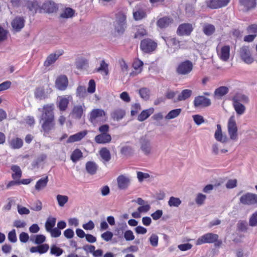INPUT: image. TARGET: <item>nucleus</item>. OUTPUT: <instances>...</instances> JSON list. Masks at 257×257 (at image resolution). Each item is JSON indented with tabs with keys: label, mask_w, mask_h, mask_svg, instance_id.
<instances>
[{
	"label": "nucleus",
	"mask_w": 257,
	"mask_h": 257,
	"mask_svg": "<svg viewBox=\"0 0 257 257\" xmlns=\"http://www.w3.org/2000/svg\"><path fill=\"white\" fill-rule=\"evenodd\" d=\"M38 110L42 112L40 117V123H41L42 131L48 134L55 128V122L54 114V105L53 104L44 105L42 108Z\"/></svg>",
	"instance_id": "nucleus-1"
},
{
	"label": "nucleus",
	"mask_w": 257,
	"mask_h": 257,
	"mask_svg": "<svg viewBox=\"0 0 257 257\" xmlns=\"http://www.w3.org/2000/svg\"><path fill=\"white\" fill-rule=\"evenodd\" d=\"M233 107L238 115H241L244 113L246 107L245 104L249 102V98L245 94L237 93H236L231 98Z\"/></svg>",
	"instance_id": "nucleus-2"
},
{
	"label": "nucleus",
	"mask_w": 257,
	"mask_h": 257,
	"mask_svg": "<svg viewBox=\"0 0 257 257\" xmlns=\"http://www.w3.org/2000/svg\"><path fill=\"white\" fill-rule=\"evenodd\" d=\"M126 16L122 12H118L116 14V19L113 23L114 30L119 34L124 33L126 28Z\"/></svg>",
	"instance_id": "nucleus-3"
},
{
	"label": "nucleus",
	"mask_w": 257,
	"mask_h": 257,
	"mask_svg": "<svg viewBox=\"0 0 257 257\" xmlns=\"http://www.w3.org/2000/svg\"><path fill=\"white\" fill-rule=\"evenodd\" d=\"M106 112L102 109H93L89 114V120L93 124L98 121L104 122L106 119Z\"/></svg>",
	"instance_id": "nucleus-4"
},
{
	"label": "nucleus",
	"mask_w": 257,
	"mask_h": 257,
	"mask_svg": "<svg viewBox=\"0 0 257 257\" xmlns=\"http://www.w3.org/2000/svg\"><path fill=\"white\" fill-rule=\"evenodd\" d=\"M193 63L190 60H187L180 63L176 68V72L180 75H187L193 70Z\"/></svg>",
	"instance_id": "nucleus-5"
},
{
	"label": "nucleus",
	"mask_w": 257,
	"mask_h": 257,
	"mask_svg": "<svg viewBox=\"0 0 257 257\" xmlns=\"http://www.w3.org/2000/svg\"><path fill=\"white\" fill-rule=\"evenodd\" d=\"M241 60L246 64H250L254 61L249 46H242L239 50Z\"/></svg>",
	"instance_id": "nucleus-6"
},
{
	"label": "nucleus",
	"mask_w": 257,
	"mask_h": 257,
	"mask_svg": "<svg viewBox=\"0 0 257 257\" xmlns=\"http://www.w3.org/2000/svg\"><path fill=\"white\" fill-rule=\"evenodd\" d=\"M240 203L253 206L257 204V194L247 192L242 195L239 198Z\"/></svg>",
	"instance_id": "nucleus-7"
},
{
	"label": "nucleus",
	"mask_w": 257,
	"mask_h": 257,
	"mask_svg": "<svg viewBox=\"0 0 257 257\" xmlns=\"http://www.w3.org/2000/svg\"><path fill=\"white\" fill-rule=\"evenodd\" d=\"M140 144L141 149L145 155H148L151 154L152 149L151 141L147 135L140 138Z\"/></svg>",
	"instance_id": "nucleus-8"
},
{
	"label": "nucleus",
	"mask_w": 257,
	"mask_h": 257,
	"mask_svg": "<svg viewBox=\"0 0 257 257\" xmlns=\"http://www.w3.org/2000/svg\"><path fill=\"white\" fill-rule=\"evenodd\" d=\"M227 129L230 139L236 140L237 138V127L233 115L230 116L228 119Z\"/></svg>",
	"instance_id": "nucleus-9"
},
{
	"label": "nucleus",
	"mask_w": 257,
	"mask_h": 257,
	"mask_svg": "<svg viewBox=\"0 0 257 257\" xmlns=\"http://www.w3.org/2000/svg\"><path fill=\"white\" fill-rule=\"evenodd\" d=\"M218 239V235L213 233H207L199 237L196 242L197 245L204 243L215 242Z\"/></svg>",
	"instance_id": "nucleus-10"
},
{
	"label": "nucleus",
	"mask_w": 257,
	"mask_h": 257,
	"mask_svg": "<svg viewBox=\"0 0 257 257\" xmlns=\"http://www.w3.org/2000/svg\"><path fill=\"white\" fill-rule=\"evenodd\" d=\"M157 46V43L152 40L145 39L141 41L140 48L144 52L150 53L155 50Z\"/></svg>",
	"instance_id": "nucleus-11"
},
{
	"label": "nucleus",
	"mask_w": 257,
	"mask_h": 257,
	"mask_svg": "<svg viewBox=\"0 0 257 257\" xmlns=\"http://www.w3.org/2000/svg\"><path fill=\"white\" fill-rule=\"evenodd\" d=\"M193 103L196 108L208 107L211 104L209 98L202 95L195 97Z\"/></svg>",
	"instance_id": "nucleus-12"
},
{
	"label": "nucleus",
	"mask_w": 257,
	"mask_h": 257,
	"mask_svg": "<svg viewBox=\"0 0 257 257\" xmlns=\"http://www.w3.org/2000/svg\"><path fill=\"white\" fill-rule=\"evenodd\" d=\"M193 30L192 25L189 23H183L180 25L177 30L178 35L189 36Z\"/></svg>",
	"instance_id": "nucleus-13"
},
{
	"label": "nucleus",
	"mask_w": 257,
	"mask_h": 257,
	"mask_svg": "<svg viewBox=\"0 0 257 257\" xmlns=\"http://www.w3.org/2000/svg\"><path fill=\"white\" fill-rule=\"evenodd\" d=\"M52 92V89L48 84L47 87L45 90L44 87H40L36 88L35 91V96L39 100L44 99L47 98L48 95Z\"/></svg>",
	"instance_id": "nucleus-14"
},
{
	"label": "nucleus",
	"mask_w": 257,
	"mask_h": 257,
	"mask_svg": "<svg viewBox=\"0 0 257 257\" xmlns=\"http://www.w3.org/2000/svg\"><path fill=\"white\" fill-rule=\"evenodd\" d=\"M118 188L120 190H125L128 188L131 184V179L125 175H121L117 178Z\"/></svg>",
	"instance_id": "nucleus-15"
},
{
	"label": "nucleus",
	"mask_w": 257,
	"mask_h": 257,
	"mask_svg": "<svg viewBox=\"0 0 257 257\" xmlns=\"http://www.w3.org/2000/svg\"><path fill=\"white\" fill-rule=\"evenodd\" d=\"M230 0H210L206 2V5L212 9H217L227 5Z\"/></svg>",
	"instance_id": "nucleus-16"
},
{
	"label": "nucleus",
	"mask_w": 257,
	"mask_h": 257,
	"mask_svg": "<svg viewBox=\"0 0 257 257\" xmlns=\"http://www.w3.org/2000/svg\"><path fill=\"white\" fill-rule=\"evenodd\" d=\"M63 53V50H59L54 53L50 54L44 62V66L48 67L53 64Z\"/></svg>",
	"instance_id": "nucleus-17"
},
{
	"label": "nucleus",
	"mask_w": 257,
	"mask_h": 257,
	"mask_svg": "<svg viewBox=\"0 0 257 257\" xmlns=\"http://www.w3.org/2000/svg\"><path fill=\"white\" fill-rule=\"evenodd\" d=\"M25 20L23 17H16L12 22L11 25L13 30L16 32L20 31L25 26Z\"/></svg>",
	"instance_id": "nucleus-18"
},
{
	"label": "nucleus",
	"mask_w": 257,
	"mask_h": 257,
	"mask_svg": "<svg viewBox=\"0 0 257 257\" xmlns=\"http://www.w3.org/2000/svg\"><path fill=\"white\" fill-rule=\"evenodd\" d=\"M71 95L63 96L59 97V101L57 103V106L61 111H64L68 107L69 101L72 99Z\"/></svg>",
	"instance_id": "nucleus-19"
},
{
	"label": "nucleus",
	"mask_w": 257,
	"mask_h": 257,
	"mask_svg": "<svg viewBox=\"0 0 257 257\" xmlns=\"http://www.w3.org/2000/svg\"><path fill=\"white\" fill-rule=\"evenodd\" d=\"M68 85L67 77L65 75L59 76L55 82L56 87L60 90H65Z\"/></svg>",
	"instance_id": "nucleus-20"
},
{
	"label": "nucleus",
	"mask_w": 257,
	"mask_h": 257,
	"mask_svg": "<svg viewBox=\"0 0 257 257\" xmlns=\"http://www.w3.org/2000/svg\"><path fill=\"white\" fill-rule=\"evenodd\" d=\"M240 6L243 8V11L248 12L255 8L256 5V0H238Z\"/></svg>",
	"instance_id": "nucleus-21"
},
{
	"label": "nucleus",
	"mask_w": 257,
	"mask_h": 257,
	"mask_svg": "<svg viewBox=\"0 0 257 257\" xmlns=\"http://www.w3.org/2000/svg\"><path fill=\"white\" fill-rule=\"evenodd\" d=\"M95 142L99 144L109 143L111 141V137L108 134L102 133L95 136Z\"/></svg>",
	"instance_id": "nucleus-22"
},
{
	"label": "nucleus",
	"mask_w": 257,
	"mask_h": 257,
	"mask_svg": "<svg viewBox=\"0 0 257 257\" xmlns=\"http://www.w3.org/2000/svg\"><path fill=\"white\" fill-rule=\"evenodd\" d=\"M218 55L220 59L223 61H227L230 56V47L229 46L226 45L223 46L220 52H218Z\"/></svg>",
	"instance_id": "nucleus-23"
},
{
	"label": "nucleus",
	"mask_w": 257,
	"mask_h": 257,
	"mask_svg": "<svg viewBox=\"0 0 257 257\" xmlns=\"http://www.w3.org/2000/svg\"><path fill=\"white\" fill-rule=\"evenodd\" d=\"M85 110L84 104L82 105H76L74 106L72 110V114L75 118L80 119L81 118L83 112Z\"/></svg>",
	"instance_id": "nucleus-24"
},
{
	"label": "nucleus",
	"mask_w": 257,
	"mask_h": 257,
	"mask_svg": "<svg viewBox=\"0 0 257 257\" xmlns=\"http://www.w3.org/2000/svg\"><path fill=\"white\" fill-rule=\"evenodd\" d=\"M173 21V20L172 19L168 17H164L158 20L157 25L161 29L165 28L168 27L171 23H172Z\"/></svg>",
	"instance_id": "nucleus-25"
},
{
	"label": "nucleus",
	"mask_w": 257,
	"mask_h": 257,
	"mask_svg": "<svg viewBox=\"0 0 257 257\" xmlns=\"http://www.w3.org/2000/svg\"><path fill=\"white\" fill-rule=\"evenodd\" d=\"M87 134L86 131L80 132L73 135L70 136L67 141V143H71L79 141L82 139Z\"/></svg>",
	"instance_id": "nucleus-26"
},
{
	"label": "nucleus",
	"mask_w": 257,
	"mask_h": 257,
	"mask_svg": "<svg viewBox=\"0 0 257 257\" xmlns=\"http://www.w3.org/2000/svg\"><path fill=\"white\" fill-rule=\"evenodd\" d=\"M154 109L153 107H150L143 110L141 113L138 115V120L139 121H143L147 119L151 114L153 113Z\"/></svg>",
	"instance_id": "nucleus-27"
},
{
	"label": "nucleus",
	"mask_w": 257,
	"mask_h": 257,
	"mask_svg": "<svg viewBox=\"0 0 257 257\" xmlns=\"http://www.w3.org/2000/svg\"><path fill=\"white\" fill-rule=\"evenodd\" d=\"M192 94V91L190 89H184L183 90L180 94L178 96L176 99L174 100V102H178L183 100H185L189 98Z\"/></svg>",
	"instance_id": "nucleus-28"
},
{
	"label": "nucleus",
	"mask_w": 257,
	"mask_h": 257,
	"mask_svg": "<svg viewBox=\"0 0 257 257\" xmlns=\"http://www.w3.org/2000/svg\"><path fill=\"white\" fill-rule=\"evenodd\" d=\"M214 137L217 141L222 143L227 142V138L225 136H223L221 125L219 124L217 125V130L215 133Z\"/></svg>",
	"instance_id": "nucleus-29"
},
{
	"label": "nucleus",
	"mask_w": 257,
	"mask_h": 257,
	"mask_svg": "<svg viewBox=\"0 0 257 257\" xmlns=\"http://www.w3.org/2000/svg\"><path fill=\"white\" fill-rule=\"evenodd\" d=\"M9 143L10 147L13 149H19L23 145V140L19 138H13Z\"/></svg>",
	"instance_id": "nucleus-30"
},
{
	"label": "nucleus",
	"mask_w": 257,
	"mask_h": 257,
	"mask_svg": "<svg viewBox=\"0 0 257 257\" xmlns=\"http://www.w3.org/2000/svg\"><path fill=\"white\" fill-rule=\"evenodd\" d=\"M86 171L90 175H94L96 173L98 166L96 163L92 161L87 162L85 165Z\"/></svg>",
	"instance_id": "nucleus-31"
},
{
	"label": "nucleus",
	"mask_w": 257,
	"mask_h": 257,
	"mask_svg": "<svg viewBox=\"0 0 257 257\" xmlns=\"http://www.w3.org/2000/svg\"><path fill=\"white\" fill-rule=\"evenodd\" d=\"M146 17V13L142 9H135L133 11V17L136 21H140Z\"/></svg>",
	"instance_id": "nucleus-32"
},
{
	"label": "nucleus",
	"mask_w": 257,
	"mask_h": 257,
	"mask_svg": "<svg viewBox=\"0 0 257 257\" xmlns=\"http://www.w3.org/2000/svg\"><path fill=\"white\" fill-rule=\"evenodd\" d=\"M99 155L103 160V162H108L111 159V155L109 151L105 147L102 148L99 152Z\"/></svg>",
	"instance_id": "nucleus-33"
},
{
	"label": "nucleus",
	"mask_w": 257,
	"mask_h": 257,
	"mask_svg": "<svg viewBox=\"0 0 257 257\" xmlns=\"http://www.w3.org/2000/svg\"><path fill=\"white\" fill-rule=\"evenodd\" d=\"M47 158V156L45 154H41L38 158H37L35 160H34L32 164V169H34L36 168H39L40 164L43 162Z\"/></svg>",
	"instance_id": "nucleus-34"
},
{
	"label": "nucleus",
	"mask_w": 257,
	"mask_h": 257,
	"mask_svg": "<svg viewBox=\"0 0 257 257\" xmlns=\"http://www.w3.org/2000/svg\"><path fill=\"white\" fill-rule=\"evenodd\" d=\"M48 176H46L45 178H41L39 179L35 185V189L38 191H40L41 189L45 188L48 182Z\"/></svg>",
	"instance_id": "nucleus-35"
},
{
	"label": "nucleus",
	"mask_w": 257,
	"mask_h": 257,
	"mask_svg": "<svg viewBox=\"0 0 257 257\" xmlns=\"http://www.w3.org/2000/svg\"><path fill=\"white\" fill-rule=\"evenodd\" d=\"M11 170L14 173L12 174V178L14 180H19L22 177V172L20 167L17 165H13L11 167Z\"/></svg>",
	"instance_id": "nucleus-36"
},
{
	"label": "nucleus",
	"mask_w": 257,
	"mask_h": 257,
	"mask_svg": "<svg viewBox=\"0 0 257 257\" xmlns=\"http://www.w3.org/2000/svg\"><path fill=\"white\" fill-rule=\"evenodd\" d=\"M43 7L49 13H54L57 10L56 4L52 2H48L44 3Z\"/></svg>",
	"instance_id": "nucleus-37"
},
{
	"label": "nucleus",
	"mask_w": 257,
	"mask_h": 257,
	"mask_svg": "<svg viewBox=\"0 0 257 257\" xmlns=\"http://www.w3.org/2000/svg\"><path fill=\"white\" fill-rule=\"evenodd\" d=\"M127 227V226L125 223L121 224L119 227L115 228L114 229V235L119 238L122 237L124 231Z\"/></svg>",
	"instance_id": "nucleus-38"
},
{
	"label": "nucleus",
	"mask_w": 257,
	"mask_h": 257,
	"mask_svg": "<svg viewBox=\"0 0 257 257\" xmlns=\"http://www.w3.org/2000/svg\"><path fill=\"white\" fill-rule=\"evenodd\" d=\"M181 111V108L173 109L168 112L165 116V118L167 120H170L176 118L180 114Z\"/></svg>",
	"instance_id": "nucleus-39"
},
{
	"label": "nucleus",
	"mask_w": 257,
	"mask_h": 257,
	"mask_svg": "<svg viewBox=\"0 0 257 257\" xmlns=\"http://www.w3.org/2000/svg\"><path fill=\"white\" fill-rule=\"evenodd\" d=\"M140 97L145 100H148L150 96V90L146 87L141 88L139 90Z\"/></svg>",
	"instance_id": "nucleus-40"
},
{
	"label": "nucleus",
	"mask_w": 257,
	"mask_h": 257,
	"mask_svg": "<svg viewBox=\"0 0 257 257\" xmlns=\"http://www.w3.org/2000/svg\"><path fill=\"white\" fill-rule=\"evenodd\" d=\"M83 157L82 152L78 149H75L71 155V160L73 162L76 163Z\"/></svg>",
	"instance_id": "nucleus-41"
},
{
	"label": "nucleus",
	"mask_w": 257,
	"mask_h": 257,
	"mask_svg": "<svg viewBox=\"0 0 257 257\" xmlns=\"http://www.w3.org/2000/svg\"><path fill=\"white\" fill-rule=\"evenodd\" d=\"M29 11L36 13L39 8V5L36 1H27L25 5Z\"/></svg>",
	"instance_id": "nucleus-42"
},
{
	"label": "nucleus",
	"mask_w": 257,
	"mask_h": 257,
	"mask_svg": "<svg viewBox=\"0 0 257 257\" xmlns=\"http://www.w3.org/2000/svg\"><path fill=\"white\" fill-rule=\"evenodd\" d=\"M56 219L54 217H49L45 223V228L47 232H49L55 225Z\"/></svg>",
	"instance_id": "nucleus-43"
},
{
	"label": "nucleus",
	"mask_w": 257,
	"mask_h": 257,
	"mask_svg": "<svg viewBox=\"0 0 257 257\" xmlns=\"http://www.w3.org/2000/svg\"><path fill=\"white\" fill-rule=\"evenodd\" d=\"M76 96L79 98H84L87 96L86 87L84 86L79 85L76 91Z\"/></svg>",
	"instance_id": "nucleus-44"
},
{
	"label": "nucleus",
	"mask_w": 257,
	"mask_h": 257,
	"mask_svg": "<svg viewBox=\"0 0 257 257\" xmlns=\"http://www.w3.org/2000/svg\"><path fill=\"white\" fill-rule=\"evenodd\" d=\"M125 115V112L122 109H117L112 112L111 115L113 119L119 120L121 119Z\"/></svg>",
	"instance_id": "nucleus-45"
},
{
	"label": "nucleus",
	"mask_w": 257,
	"mask_h": 257,
	"mask_svg": "<svg viewBox=\"0 0 257 257\" xmlns=\"http://www.w3.org/2000/svg\"><path fill=\"white\" fill-rule=\"evenodd\" d=\"M31 240L36 244H41L45 241L46 237L42 234H38L32 236Z\"/></svg>",
	"instance_id": "nucleus-46"
},
{
	"label": "nucleus",
	"mask_w": 257,
	"mask_h": 257,
	"mask_svg": "<svg viewBox=\"0 0 257 257\" xmlns=\"http://www.w3.org/2000/svg\"><path fill=\"white\" fill-rule=\"evenodd\" d=\"M228 88L226 86H220L216 89L214 92L215 95L221 97L228 92Z\"/></svg>",
	"instance_id": "nucleus-47"
},
{
	"label": "nucleus",
	"mask_w": 257,
	"mask_h": 257,
	"mask_svg": "<svg viewBox=\"0 0 257 257\" xmlns=\"http://www.w3.org/2000/svg\"><path fill=\"white\" fill-rule=\"evenodd\" d=\"M215 27L211 24H205L203 26V31L207 36L211 35L215 31Z\"/></svg>",
	"instance_id": "nucleus-48"
},
{
	"label": "nucleus",
	"mask_w": 257,
	"mask_h": 257,
	"mask_svg": "<svg viewBox=\"0 0 257 257\" xmlns=\"http://www.w3.org/2000/svg\"><path fill=\"white\" fill-rule=\"evenodd\" d=\"M96 72L104 73L105 75H107L108 74V65L105 63L104 60H102L100 63L99 67L96 69Z\"/></svg>",
	"instance_id": "nucleus-49"
},
{
	"label": "nucleus",
	"mask_w": 257,
	"mask_h": 257,
	"mask_svg": "<svg viewBox=\"0 0 257 257\" xmlns=\"http://www.w3.org/2000/svg\"><path fill=\"white\" fill-rule=\"evenodd\" d=\"M56 199L60 207H63L68 201V197L66 195H57Z\"/></svg>",
	"instance_id": "nucleus-50"
},
{
	"label": "nucleus",
	"mask_w": 257,
	"mask_h": 257,
	"mask_svg": "<svg viewBox=\"0 0 257 257\" xmlns=\"http://www.w3.org/2000/svg\"><path fill=\"white\" fill-rule=\"evenodd\" d=\"M63 252V250L57 247L56 245H52L51 246L50 253L52 255H55L56 256H60Z\"/></svg>",
	"instance_id": "nucleus-51"
},
{
	"label": "nucleus",
	"mask_w": 257,
	"mask_h": 257,
	"mask_svg": "<svg viewBox=\"0 0 257 257\" xmlns=\"http://www.w3.org/2000/svg\"><path fill=\"white\" fill-rule=\"evenodd\" d=\"M181 200L175 197H171L168 201V204L170 207H178L181 204Z\"/></svg>",
	"instance_id": "nucleus-52"
},
{
	"label": "nucleus",
	"mask_w": 257,
	"mask_h": 257,
	"mask_svg": "<svg viewBox=\"0 0 257 257\" xmlns=\"http://www.w3.org/2000/svg\"><path fill=\"white\" fill-rule=\"evenodd\" d=\"M74 13V11L71 8H66L61 14L60 17L62 18H69L73 16Z\"/></svg>",
	"instance_id": "nucleus-53"
},
{
	"label": "nucleus",
	"mask_w": 257,
	"mask_h": 257,
	"mask_svg": "<svg viewBox=\"0 0 257 257\" xmlns=\"http://www.w3.org/2000/svg\"><path fill=\"white\" fill-rule=\"evenodd\" d=\"M87 64V61L84 59H79L76 62V68L78 69H83Z\"/></svg>",
	"instance_id": "nucleus-54"
},
{
	"label": "nucleus",
	"mask_w": 257,
	"mask_h": 257,
	"mask_svg": "<svg viewBox=\"0 0 257 257\" xmlns=\"http://www.w3.org/2000/svg\"><path fill=\"white\" fill-rule=\"evenodd\" d=\"M149 240L152 246L153 247H156L158 246L159 237L157 234L154 233L152 234L150 237Z\"/></svg>",
	"instance_id": "nucleus-55"
},
{
	"label": "nucleus",
	"mask_w": 257,
	"mask_h": 257,
	"mask_svg": "<svg viewBox=\"0 0 257 257\" xmlns=\"http://www.w3.org/2000/svg\"><path fill=\"white\" fill-rule=\"evenodd\" d=\"M31 210L35 211H39L42 209V203L39 200H37L30 207Z\"/></svg>",
	"instance_id": "nucleus-56"
},
{
	"label": "nucleus",
	"mask_w": 257,
	"mask_h": 257,
	"mask_svg": "<svg viewBox=\"0 0 257 257\" xmlns=\"http://www.w3.org/2000/svg\"><path fill=\"white\" fill-rule=\"evenodd\" d=\"M206 198V196L202 193H198L195 198L196 203L198 205H201L204 203L205 200Z\"/></svg>",
	"instance_id": "nucleus-57"
},
{
	"label": "nucleus",
	"mask_w": 257,
	"mask_h": 257,
	"mask_svg": "<svg viewBox=\"0 0 257 257\" xmlns=\"http://www.w3.org/2000/svg\"><path fill=\"white\" fill-rule=\"evenodd\" d=\"M132 148L128 146H124L121 147L120 153L124 155H130L132 153Z\"/></svg>",
	"instance_id": "nucleus-58"
},
{
	"label": "nucleus",
	"mask_w": 257,
	"mask_h": 257,
	"mask_svg": "<svg viewBox=\"0 0 257 257\" xmlns=\"http://www.w3.org/2000/svg\"><path fill=\"white\" fill-rule=\"evenodd\" d=\"M8 34V31L0 26V43L7 40Z\"/></svg>",
	"instance_id": "nucleus-59"
},
{
	"label": "nucleus",
	"mask_w": 257,
	"mask_h": 257,
	"mask_svg": "<svg viewBox=\"0 0 257 257\" xmlns=\"http://www.w3.org/2000/svg\"><path fill=\"white\" fill-rule=\"evenodd\" d=\"M141 109V106L139 103H136L132 106L131 114L132 116L135 115Z\"/></svg>",
	"instance_id": "nucleus-60"
},
{
	"label": "nucleus",
	"mask_w": 257,
	"mask_h": 257,
	"mask_svg": "<svg viewBox=\"0 0 257 257\" xmlns=\"http://www.w3.org/2000/svg\"><path fill=\"white\" fill-rule=\"evenodd\" d=\"M8 238L9 240L13 243H15L17 241L15 229H13L9 232L8 233Z\"/></svg>",
	"instance_id": "nucleus-61"
},
{
	"label": "nucleus",
	"mask_w": 257,
	"mask_h": 257,
	"mask_svg": "<svg viewBox=\"0 0 257 257\" xmlns=\"http://www.w3.org/2000/svg\"><path fill=\"white\" fill-rule=\"evenodd\" d=\"M123 236L126 241H131L135 239L133 232L131 230H126L124 233Z\"/></svg>",
	"instance_id": "nucleus-62"
},
{
	"label": "nucleus",
	"mask_w": 257,
	"mask_h": 257,
	"mask_svg": "<svg viewBox=\"0 0 257 257\" xmlns=\"http://www.w3.org/2000/svg\"><path fill=\"white\" fill-rule=\"evenodd\" d=\"M249 225L252 227L257 225V211L250 216L249 220Z\"/></svg>",
	"instance_id": "nucleus-63"
},
{
	"label": "nucleus",
	"mask_w": 257,
	"mask_h": 257,
	"mask_svg": "<svg viewBox=\"0 0 257 257\" xmlns=\"http://www.w3.org/2000/svg\"><path fill=\"white\" fill-rule=\"evenodd\" d=\"M113 233L109 231H107L101 235V238L106 241H109L113 237Z\"/></svg>",
	"instance_id": "nucleus-64"
}]
</instances>
